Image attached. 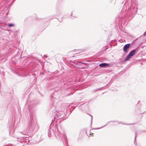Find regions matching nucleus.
I'll return each mask as SVG.
<instances>
[{
	"instance_id": "obj_5",
	"label": "nucleus",
	"mask_w": 146,
	"mask_h": 146,
	"mask_svg": "<svg viewBox=\"0 0 146 146\" xmlns=\"http://www.w3.org/2000/svg\"><path fill=\"white\" fill-rule=\"evenodd\" d=\"M140 101L138 102L137 104L136 105V107L135 110V113L136 114H141L143 113V111L141 110V104L140 103Z\"/></svg>"
},
{
	"instance_id": "obj_16",
	"label": "nucleus",
	"mask_w": 146,
	"mask_h": 146,
	"mask_svg": "<svg viewBox=\"0 0 146 146\" xmlns=\"http://www.w3.org/2000/svg\"><path fill=\"white\" fill-rule=\"evenodd\" d=\"M142 43L141 42H139V43L138 44V45H139V46H140L141 44H142Z\"/></svg>"
},
{
	"instance_id": "obj_23",
	"label": "nucleus",
	"mask_w": 146,
	"mask_h": 146,
	"mask_svg": "<svg viewBox=\"0 0 146 146\" xmlns=\"http://www.w3.org/2000/svg\"><path fill=\"white\" fill-rule=\"evenodd\" d=\"M92 118H91V123H92Z\"/></svg>"
},
{
	"instance_id": "obj_8",
	"label": "nucleus",
	"mask_w": 146,
	"mask_h": 146,
	"mask_svg": "<svg viewBox=\"0 0 146 146\" xmlns=\"http://www.w3.org/2000/svg\"><path fill=\"white\" fill-rule=\"evenodd\" d=\"M99 66L102 67H106L110 66V64H108L105 63H102L99 65Z\"/></svg>"
},
{
	"instance_id": "obj_13",
	"label": "nucleus",
	"mask_w": 146,
	"mask_h": 146,
	"mask_svg": "<svg viewBox=\"0 0 146 146\" xmlns=\"http://www.w3.org/2000/svg\"><path fill=\"white\" fill-rule=\"evenodd\" d=\"M128 60V55H127L125 58V60L124 61V62H125Z\"/></svg>"
},
{
	"instance_id": "obj_14",
	"label": "nucleus",
	"mask_w": 146,
	"mask_h": 146,
	"mask_svg": "<svg viewBox=\"0 0 146 146\" xmlns=\"http://www.w3.org/2000/svg\"><path fill=\"white\" fill-rule=\"evenodd\" d=\"M14 26V25L13 24H9L8 25V26L9 27H13V26Z\"/></svg>"
},
{
	"instance_id": "obj_11",
	"label": "nucleus",
	"mask_w": 146,
	"mask_h": 146,
	"mask_svg": "<svg viewBox=\"0 0 146 146\" xmlns=\"http://www.w3.org/2000/svg\"><path fill=\"white\" fill-rule=\"evenodd\" d=\"M137 132L135 131V136L134 140V144L136 145H137V143L136 141V138L137 137Z\"/></svg>"
},
{
	"instance_id": "obj_10",
	"label": "nucleus",
	"mask_w": 146,
	"mask_h": 146,
	"mask_svg": "<svg viewBox=\"0 0 146 146\" xmlns=\"http://www.w3.org/2000/svg\"><path fill=\"white\" fill-rule=\"evenodd\" d=\"M138 39V38H136L135 40H133V42L131 43V44L130 43H128V48H129V47L130 46L131 44V45H133L135 43L136 41Z\"/></svg>"
},
{
	"instance_id": "obj_18",
	"label": "nucleus",
	"mask_w": 146,
	"mask_h": 146,
	"mask_svg": "<svg viewBox=\"0 0 146 146\" xmlns=\"http://www.w3.org/2000/svg\"><path fill=\"white\" fill-rule=\"evenodd\" d=\"M143 36H146V31L144 32Z\"/></svg>"
},
{
	"instance_id": "obj_24",
	"label": "nucleus",
	"mask_w": 146,
	"mask_h": 146,
	"mask_svg": "<svg viewBox=\"0 0 146 146\" xmlns=\"http://www.w3.org/2000/svg\"><path fill=\"white\" fill-rule=\"evenodd\" d=\"M143 46L142 47V48H143L144 47V46Z\"/></svg>"
},
{
	"instance_id": "obj_2",
	"label": "nucleus",
	"mask_w": 146,
	"mask_h": 146,
	"mask_svg": "<svg viewBox=\"0 0 146 146\" xmlns=\"http://www.w3.org/2000/svg\"><path fill=\"white\" fill-rule=\"evenodd\" d=\"M38 126L36 121L35 120L31 115H30V119L29 121L28 125L27 128V130L29 132L31 133L38 128Z\"/></svg>"
},
{
	"instance_id": "obj_1",
	"label": "nucleus",
	"mask_w": 146,
	"mask_h": 146,
	"mask_svg": "<svg viewBox=\"0 0 146 146\" xmlns=\"http://www.w3.org/2000/svg\"><path fill=\"white\" fill-rule=\"evenodd\" d=\"M135 0H128V18L130 17L129 14L132 15L131 16V17L133 18L134 15L137 12V10L135 7Z\"/></svg>"
},
{
	"instance_id": "obj_19",
	"label": "nucleus",
	"mask_w": 146,
	"mask_h": 146,
	"mask_svg": "<svg viewBox=\"0 0 146 146\" xmlns=\"http://www.w3.org/2000/svg\"><path fill=\"white\" fill-rule=\"evenodd\" d=\"M19 134V135H20V134H22V132H19V133H18Z\"/></svg>"
},
{
	"instance_id": "obj_21",
	"label": "nucleus",
	"mask_w": 146,
	"mask_h": 146,
	"mask_svg": "<svg viewBox=\"0 0 146 146\" xmlns=\"http://www.w3.org/2000/svg\"><path fill=\"white\" fill-rule=\"evenodd\" d=\"M80 88H81V87H82V88H84L85 87H82V86H81V87H80Z\"/></svg>"
},
{
	"instance_id": "obj_12",
	"label": "nucleus",
	"mask_w": 146,
	"mask_h": 146,
	"mask_svg": "<svg viewBox=\"0 0 146 146\" xmlns=\"http://www.w3.org/2000/svg\"><path fill=\"white\" fill-rule=\"evenodd\" d=\"M140 49V46H138L136 48L134 49L135 51H136V52L137 53V52Z\"/></svg>"
},
{
	"instance_id": "obj_28",
	"label": "nucleus",
	"mask_w": 146,
	"mask_h": 146,
	"mask_svg": "<svg viewBox=\"0 0 146 146\" xmlns=\"http://www.w3.org/2000/svg\"><path fill=\"white\" fill-rule=\"evenodd\" d=\"M145 6H146V3L145 4Z\"/></svg>"
},
{
	"instance_id": "obj_27",
	"label": "nucleus",
	"mask_w": 146,
	"mask_h": 146,
	"mask_svg": "<svg viewBox=\"0 0 146 146\" xmlns=\"http://www.w3.org/2000/svg\"><path fill=\"white\" fill-rule=\"evenodd\" d=\"M64 137H65V138H66V137L65 136V137H64Z\"/></svg>"
},
{
	"instance_id": "obj_20",
	"label": "nucleus",
	"mask_w": 146,
	"mask_h": 146,
	"mask_svg": "<svg viewBox=\"0 0 146 146\" xmlns=\"http://www.w3.org/2000/svg\"><path fill=\"white\" fill-rule=\"evenodd\" d=\"M82 63L83 64H85V65H86V64H86V63Z\"/></svg>"
},
{
	"instance_id": "obj_26",
	"label": "nucleus",
	"mask_w": 146,
	"mask_h": 146,
	"mask_svg": "<svg viewBox=\"0 0 146 146\" xmlns=\"http://www.w3.org/2000/svg\"><path fill=\"white\" fill-rule=\"evenodd\" d=\"M135 124V123H133V124Z\"/></svg>"
},
{
	"instance_id": "obj_9",
	"label": "nucleus",
	"mask_w": 146,
	"mask_h": 146,
	"mask_svg": "<svg viewBox=\"0 0 146 146\" xmlns=\"http://www.w3.org/2000/svg\"><path fill=\"white\" fill-rule=\"evenodd\" d=\"M123 50L124 52L126 53L127 52L128 44H125L124 46Z\"/></svg>"
},
{
	"instance_id": "obj_3",
	"label": "nucleus",
	"mask_w": 146,
	"mask_h": 146,
	"mask_svg": "<svg viewBox=\"0 0 146 146\" xmlns=\"http://www.w3.org/2000/svg\"><path fill=\"white\" fill-rule=\"evenodd\" d=\"M48 134L49 137H51V136H54L58 138L59 139H61L62 141V138H61L60 133L58 131V129L56 126H55L52 128L50 127L48 130Z\"/></svg>"
},
{
	"instance_id": "obj_15",
	"label": "nucleus",
	"mask_w": 146,
	"mask_h": 146,
	"mask_svg": "<svg viewBox=\"0 0 146 146\" xmlns=\"http://www.w3.org/2000/svg\"><path fill=\"white\" fill-rule=\"evenodd\" d=\"M101 89V88L96 89L93 91V92H95L97 91L98 90H100Z\"/></svg>"
},
{
	"instance_id": "obj_17",
	"label": "nucleus",
	"mask_w": 146,
	"mask_h": 146,
	"mask_svg": "<svg viewBox=\"0 0 146 146\" xmlns=\"http://www.w3.org/2000/svg\"><path fill=\"white\" fill-rule=\"evenodd\" d=\"M146 132V130H141V133H142V132Z\"/></svg>"
},
{
	"instance_id": "obj_25",
	"label": "nucleus",
	"mask_w": 146,
	"mask_h": 146,
	"mask_svg": "<svg viewBox=\"0 0 146 146\" xmlns=\"http://www.w3.org/2000/svg\"><path fill=\"white\" fill-rule=\"evenodd\" d=\"M131 125V124H128V125Z\"/></svg>"
},
{
	"instance_id": "obj_22",
	"label": "nucleus",
	"mask_w": 146,
	"mask_h": 146,
	"mask_svg": "<svg viewBox=\"0 0 146 146\" xmlns=\"http://www.w3.org/2000/svg\"><path fill=\"white\" fill-rule=\"evenodd\" d=\"M128 36H131V37H133L132 36V35H128Z\"/></svg>"
},
{
	"instance_id": "obj_7",
	"label": "nucleus",
	"mask_w": 146,
	"mask_h": 146,
	"mask_svg": "<svg viewBox=\"0 0 146 146\" xmlns=\"http://www.w3.org/2000/svg\"><path fill=\"white\" fill-rule=\"evenodd\" d=\"M137 53L135 50H133L131 51L128 54V60L131 57Z\"/></svg>"
},
{
	"instance_id": "obj_4",
	"label": "nucleus",
	"mask_w": 146,
	"mask_h": 146,
	"mask_svg": "<svg viewBox=\"0 0 146 146\" xmlns=\"http://www.w3.org/2000/svg\"><path fill=\"white\" fill-rule=\"evenodd\" d=\"M56 107L55 106H53L51 108L52 111V115L54 116V117L53 119H55L56 118H58V119H59L63 117L62 115V114H61L58 112L56 111Z\"/></svg>"
},
{
	"instance_id": "obj_6",
	"label": "nucleus",
	"mask_w": 146,
	"mask_h": 146,
	"mask_svg": "<svg viewBox=\"0 0 146 146\" xmlns=\"http://www.w3.org/2000/svg\"><path fill=\"white\" fill-rule=\"evenodd\" d=\"M111 122H112V123H118V124H119V123H121L122 124H126V125H127V124L126 123H123V122H121V121H108V122L104 126H103L102 127H100V128H93V129H101V128H102L103 127H104V126H106V125H108V124L109 123H111Z\"/></svg>"
}]
</instances>
